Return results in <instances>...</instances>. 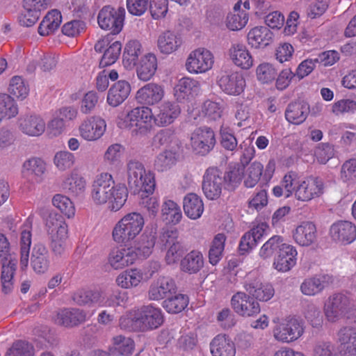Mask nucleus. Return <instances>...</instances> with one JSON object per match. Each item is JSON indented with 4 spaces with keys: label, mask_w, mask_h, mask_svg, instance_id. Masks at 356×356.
<instances>
[{
    "label": "nucleus",
    "mask_w": 356,
    "mask_h": 356,
    "mask_svg": "<svg viewBox=\"0 0 356 356\" xmlns=\"http://www.w3.org/2000/svg\"><path fill=\"white\" fill-rule=\"evenodd\" d=\"M272 192L277 197L288 198L294 194L298 200L309 202L323 193L324 182L321 178L314 176L300 181L297 172L289 171L282 177L280 184L273 187Z\"/></svg>",
    "instance_id": "f257e3e1"
},
{
    "label": "nucleus",
    "mask_w": 356,
    "mask_h": 356,
    "mask_svg": "<svg viewBox=\"0 0 356 356\" xmlns=\"http://www.w3.org/2000/svg\"><path fill=\"white\" fill-rule=\"evenodd\" d=\"M127 181L134 193L141 197L140 205L147 210L150 216L154 217L158 213L159 202L156 197H149L155 189L154 174L146 170L143 164L136 160H130L127 164Z\"/></svg>",
    "instance_id": "f03ea898"
},
{
    "label": "nucleus",
    "mask_w": 356,
    "mask_h": 356,
    "mask_svg": "<svg viewBox=\"0 0 356 356\" xmlns=\"http://www.w3.org/2000/svg\"><path fill=\"white\" fill-rule=\"evenodd\" d=\"M91 198L95 204L108 203L112 211L120 210L127 201L128 191L122 184H115L113 176L108 172L97 175L91 186Z\"/></svg>",
    "instance_id": "7ed1b4c3"
},
{
    "label": "nucleus",
    "mask_w": 356,
    "mask_h": 356,
    "mask_svg": "<svg viewBox=\"0 0 356 356\" xmlns=\"http://www.w3.org/2000/svg\"><path fill=\"white\" fill-rule=\"evenodd\" d=\"M163 323L161 310L151 305H144L120 319V326L128 331H146L158 328Z\"/></svg>",
    "instance_id": "20e7f679"
},
{
    "label": "nucleus",
    "mask_w": 356,
    "mask_h": 356,
    "mask_svg": "<svg viewBox=\"0 0 356 356\" xmlns=\"http://www.w3.org/2000/svg\"><path fill=\"white\" fill-rule=\"evenodd\" d=\"M154 114L149 106H141L134 108L126 115L118 118L117 124L121 129H129L138 135H145L152 128Z\"/></svg>",
    "instance_id": "39448f33"
},
{
    "label": "nucleus",
    "mask_w": 356,
    "mask_h": 356,
    "mask_svg": "<svg viewBox=\"0 0 356 356\" xmlns=\"http://www.w3.org/2000/svg\"><path fill=\"white\" fill-rule=\"evenodd\" d=\"M49 238L52 243H63L68 236V226L63 216L45 207L38 209Z\"/></svg>",
    "instance_id": "423d86ee"
},
{
    "label": "nucleus",
    "mask_w": 356,
    "mask_h": 356,
    "mask_svg": "<svg viewBox=\"0 0 356 356\" xmlns=\"http://www.w3.org/2000/svg\"><path fill=\"white\" fill-rule=\"evenodd\" d=\"M145 224L143 216L137 212L125 215L113 230V240L118 243H127L142 231Z\"/></svg>",
    "instance_id": "0eeeda50"
},
{
    "label": "nucleus",
    "mask_w": 356,
    "mask_h": 356,
    "mask_svg": "<svg viewBox=\"0 0 356 356\" xmlns=\"http://www.w3.org/2000/svg\"><path fill=\"white\" fill-rule=\"evenodd\" d=\"M214 64V56L207 48L198 47L188 54L185 66L186 70L194 74H202L210 70Z\"/></svg>",
    "instance_id": "6e6552de"
},
{
    "label": "nucleus",
    "mask_w": 356,
    "mask_h": 356,
    "mask_svg": "<svg viewBox=\"0 0 356 356\" xmlns=\"http://www.w3.org/2000/svg\"><path fill=\"white\" fill-rule=\"evenodd\" d=\"M125 10L115 8L110 6H104L99 12L97 22L104 30H109L113 34L119 33L123 27Z\"/></svg>",
    "instance_id": "1a4fd4ad"
},
{
    "label": "nucleus",
    "mask_w": 356,
    "mask_h": 356,
    "mask_svg": "<svg viewBox=\"0 0 356 356\" xmlns=\"http://www.w3.org/2000/svg\"><path fill=\"white\" fill-rule=\"evenodd\" d=\"M226 177L218 168L210 167L204 174L202 188L206 197L214 200L218 199L221 194Z\"/></svg>",
    "instance_id": "9d476101"
},
{
    "label": "nucleus",
    "mask_w": 356,
    "mask_h": 356,
    "mask_svg": "<svg viewBox=\"0 0 356 356\" xmlns=\"http://www.w3.org/2000/svg\"><path fill=\"white\" fill-rule=\"evenodd\" d=\"M215 144V134L210 128H197L191 134V146L197 154L202 156L207 154L213 149Z\"/></svg>",
    "instance_id": "9b49d317"
},
{
    "label": "nucleus",
    "mask_w": 356,
    "mask_h": 356,
    "mask_svg": "<svg viewBox=\"0 0 356 356\" xmlns=\"http://www.w3.org/2000/svg\"><path fill=\"white\" fill-rule=\"evenodd\" d=\"M350 309V301L344 294L338 293L330 296L325 304L324 311L327 319L336 322Z\"/></svg>",
    "instance_id": "f8f14e48"
},
{
    "label": "nucleus",
    "mask_w": 356,
    "mask_h": 356,
    "mask_svg": "<svg viewBox=\"0 0 356 356\" xmlns=\"http://www.w3.org/2000/svg\"><path fill=\"white\" fill-rule=\"evenodd\" d=\"M304 332L303 323L298 318L289 317L274 330V337L278 341L290 342L300 338Z\"/></svg>",
    "instance_id": "ddd939ff"
},
{
    "label": "nucleus",
    "mask_w": 356,
    "mask_h": 356,
    "mask_svg": "<svg viewBox=\"0 0 356 356\" xmlns=\"http://www.w3.org/2000/svg\"><path fill=\"white\" fill-rule=\"evenodd\" d=\"M106 129L105 120L100 117L92 116L83 120L79 127L80 136L87 141H96L104 134Z\"/></svg>",
    "instance_id": "4468645a"
},
{
    "label": "nucleus",
    "mask_w": 356,
    "mask_h": 356,
    "mask_svg": "<svg viewBox=\"0 0 356 356\" xmlns=\"http://www.w3.org/2000/svg\"><path fill=\"white\" fill-rule=\"evenodd\" d=\"M165 96L163 86L156 83H148L140 88L135 95L136 101L146 106L159 104Z\"/></svg>",
    "instance_id": "2eb2a0df"
},
{
    "label": "nucleus",
    "mask_w": 356,
    "mask_h": 356,
    "mask_svg": "<svg viewBox=\"0 0 356 356\" xmlns=\"http://www.w3.org/2000/svg\"><path fill=\"white\" fill-rule=\"evenodd\" d=\"M231 305L236 313L242 316H252L260 312V306L250 295L237 292L231 299Z\"/></svg>",
    "instance_id": "dca6fc26"
},
{
    "label": "nucleus",
    "mask_w": 356,
    "mask_h": 356,
    "mask_svg": "<svg viewBox=\"0 0 356 356\" xmlns=\"http://www.w3.org/2000/svg\"><path fill=\"white\" fill-rule=\"evenodd\" d=\"M218 83L222 90L229 95H240L245 87V79L238 72L222 73L218 80Z\"/></svg>",
    "instance_id": "f3484780"
},
{
    "label": "nucleus",
    "mask_w": 356,
    "mask_h": 356,
    "mask_svg": "<svg viewBox=\"0 0 356 356\" xmlns=\"http://www.w3.org/2000/svg\"><path fill=\"white\" fill-rule=\"evenodd\" d=\"M18 123L19 130L30 137H39L46 131V122L40 115H24L19 119Z\"/></svg>",
    "instance_id": "a211bd4d"
},
{
    "label": "nucleus",
    "mask_w": 356,
    "mask_h": 356,
    "mask_svg": "<svg viewBox=\"0 0 356 356\" xmlns=\"http://www.w3.org/2000/svg\"><path fill=\"white\" fill-rule=\"evenodd\" d=\"M330 235L334 243L350 244L356 238V226L349 221H338L332 224Z\"/></svg>",
    "instance_id": "6ab92c4d"
},
{
    "label": "nucleus",
    "mask_w": 356,
    "mask_h": 356,
    "mask_svg": "<svg viewBox=\"0 0 356 356\" xmlns=\"http://www.w3.org/2000/svg\"><path fill=\"white\" fill-rule=\"evenodd\" d=\"M228 55L232 62L242 70H249L253 66V57L243 42H232L228 50Z\"/></svg>",
    "instance_id": "aec40b11"
},
{
    "label": "nucleus",
    "mask_w": 356,
    "mask_h": 356,
    "mask_svg": "<svg viewBox=\"0 0 356 356\" xmlns=\"http://www.w3.org/2000/svg\"><path fill=\"white\" fill-rule=\"evenodd\" d=\"M181 113L179 106L172 102L165 101L158 107V113L154 115V122L158 127H166L175 122Z\"/></svg>",
    "instance_id": "412c9836"
},
{
    "label": "nucleus",
    "mask_w": 356,
    "mask_h": 356,
    "mask_svg": "<svg viewBox=\"0 0 356 356\" xmlns=\"http://www.w3.org/2000/svg\"><path fill=\"white\" fill-rule=\"evenodd\" d=\"M9 246H0V262L3 263L1 271L2 291L4 293H10L13 289V279L16 270V262L9 260L7 265L3 261L8 260L9 257Z\"/></svg>",
    "instance_id": "4be33fe9"
},
{
    "label": "nucleus",
    "mask_w": 356,
    "mask_h": 356,
    "mask_svg": "<svg viewBox=\"0 0 356 356\" xmlns=\"http://www.w3.org/2000/svg\"><path fill=\"white\" fill-rule=\"evenodd\" d=\"M175 290L176 285L172 279L161 277L151 284L148 292L149 298L153 300L168 298L175 293Z\"/></svg>",
    "instance_id": "5701e85b"
},
{
    "label": "nucleus",
    "mask_w": 356,
    "mask_h": 356,
    "mask_svg": "<svg viewBox=\"0 0 356 356\" xmlns=\"http://www.w3.org/2000/svg\"><path fill=\"white\" fill-rule=\"evenodd\" d=\"M200 90L198 81L189 77L181 78L174 88V95L179 102L189 100Z\"/></svg>",
    "instance_id": "b1692460"
},
{
    "label": "nucleus",
    "mask_w": 356,
    "mask_h": 356,
    "mask_svg": "<svg viewBox=\"0 0 356 356\" xmlns=\"http://www.w3.org/2000/svg\"><path fill=\"white\" fill-rule=\"evenodd\" d=\"M136 259V254L129 246L122 248L116 247L109 254L108 264L113 269L119 270L132 264Z\"/></svg>",
    "instance_id": "393cba45"
},
{
    "label": "nucleus",
    "mask_w": 356,
    "mask_h": 356,
    "mask_svg": "<svg viewBox=\"0 0 356 356\" xmlns=\"http://www.w3.org/2000/svg\"><path fill=\"white\" fill-rule=\"evenodd\" d=\"M86 313L79 309H63L58 311L54 318L56 324L67 327L77 326L85 322Z\"/></svg>",
    "instance_id": "a878e982"
},
{
    "label": "nucleus",
    "mask_w": 356,
    "mask_h": 356,
    "mask_svg": "<svg viewBox=\"0 0 356 356\" xmlns=\"http://www.w3.org/2000/svg\"><path fill=\"white\" fill-rule=\"evenodd\" d=\"M182 43L181 35L172 31H164L157 39V47L163 54L168 55L177 51Z\"/></svg>",
    "instance_id": "bb28decb"
},
{
    "label": "nucleus",
    "mask_w": 356,
    "mask_h": 356,
    "mask_svg": "<svg viewBox=\"0 0 356 356\" xmlns=\"http://www.w3.org/2000/svg\"><path fill=\"white\" fill-rule=\"evenodd\" d=\"M46 171L45 162L39 158L26 160L22 165V174L31 182L40 183Z\"/></svg>",
    "instance_id": "cd10ccee"
},
{
    "label": "nucleus",
    "mask_w": 356,
    "mask_h": 356,
    "mask_svg": "<svg viewBox=\"0 0 356 356\" xmlns=\"http://www.w3.org/2000/svg\"><path fill=\"white\" fill-rule=\"evenodd\" d=\"M273 33L266 26H258L251 29L247 35L248 44L259 49L268 46L273 40Z\"/></svg>",
    "instance_id": "c85d7f7f"
},
{
    "label": "nucleus",
    "mask_w": 356,
    "mask_h": 356,
    "mask_svg": "<svg viewBox=\"0 0 356 356\" xmlns=\"http://www.w3.org/2000/svg\"><path fill=\"white\" fill-rule=\"evenodd\" d=\"M130 92L131 86L128 81H118L108 90L106 102L110 106L117 107L127 99Z\"/></svg>",
    "instance_id": "c756f323"
},
{
    "label": "nucleus",
    "mask_w": 356,
    "mask_h": 356,
    "mask_svg": "<svg viewBox=\"0 0 356 356\" xmlns=\"http://www.w3.org/2000/svg\"><path fill=\"white\" fill-rule=\"evenodd\" d=\"M61 186L66 193L72 196H79L85 192L86 181L77 172H71L64 177Z\"/></svg>",
    "instance_id": "7c9ffc66"
},
{
    "label": "nucleus",
    "mask_w": 356,
    "mask_h": 356,
    "mask_svg": "<svg viewBox=\"0 0 356 356\" xmlns=\"http://www.w3.org/2000/svg\"><path fill=\"white\" fill-rule=\"evenodd\" d=\"M157 66L156 55L152 53L146 54L141 58L136 67L138 78L143 81H149L154 76Z\"/></svg>",
    "instance_id": "2f4dec72"
},
{
    "label": "nucleus",
    "mask_w": 356,
    "mask_h": 356,
    "mask_svg": "<svg viewBox=\"0 0 356 356\" xmlns=\"http://www.w3.org/2000/svg\"><path fill=\"white\" fill-rule=\"evenodd\" d=\"M245 289L254 300L257 299L264 302L271 299L275 293V290L271 284L262 283L257 280L245 284Z\"/></svg>",
    "instance_id": "473e14b6"
},
{
    "label": "nucleus",
    "mask_w": 356,
    "mask_h": 356,
    "mask_svg": "<svg viewBox=\"0 0 356 356\" xmlns=\"http://www.w3.org/2000/svg\"><path fill=\"white\" fill-rule=\"evenodd\" d=\"M297 251L293 246H282L280 248L273 265L280 272L289 271L296 264Z\"/></svg>",
    "instance_id": "72a5a7b5"
},
{
    "label": "nucleus",
    "mask_w": 356,
    "mask_h": 356,
    "mask_svg": "<svg viewBox=\"0 0 356 356\" xmlns=\"http://www.w3.org/2000/svg\"><path fill=\"white\" fill-rule=\"evenodd\" d=\"M213 356H235L234 343L225 334H218L210 343Z\"/></svg>",
    "instance_id": "f704fd0d"
},
{
    "label": "nucleus",
    "mask_w": 356,
    "mask_h": 356,
    "mask_svg": "<svg viewBox=\"0 0 356 356\" xmlns=\"http://www.w3.org/2000/svg\"><path fill=\"white\" fill-rule=\"evenodd\" d=\"M309 113V106L304 102L290 103L285 111V118L291 124H300L305 121Z\"/></svg>",
    "instance_id": "c9c22d12"
},
{
    "label": "nucleus",
    "mask_w": 356,
    "mask_h": 356,
    "mask_svg": "<svg viewBox=\"0 0 356 356\" xmlns=\"http://www.w3.org/2000/svg\"><path fill=\"white\" fill-rule=\"evenodd\" d=\"M183 207L185 214L192 220L200 218L204 209L202 198L195 193H188L184 197Z\"/></svg>",
    "instance_id": "e433bc0d"
},
{
    "label": "nucleus",
    "mask_w": 356,
    "mask_h": 356,
    "mask_svg": "<svg viewBox=\"0 0 356 356\" xmlns=\"http://www.w3.org/2000/svg\"><path fill=\"white\" fill-rule=\"evenodd\" d=\"M338 341L345 350L346 356H356V329L343 327L337 334Z\"/></svg>",
    "instance_id": "4c0bfd02"
},
{
    "label": "nucleus",
    "mask_w": 356,
    "mask_h": 356,
    "mask_svg": "<svg viewBox=\"0 0 356 356\" xmlns=\"http://www.w3.org/2000/svg\"><path fill=\"white\" fill-rule=\"evenodd\" d=\"M179 159L176 149H165L155 158L154 167L158 172H165L175 166Z\"/></svg>",
    "instance_id": "58836bf2"
},
{
    "label": "nucleus",
    "mask_w": 356,
    "mask_h": 356,
    "mask_svg": "<svg viewBox=\"0 0 356 356\" xmlns=\"http://www.w3.org/2000/svg\"><path fill=\"white\" fill-rule=\"evenodd\" d=\"M293 238L298 245L312 244L316 238L315 225L310 222H302L296 229Z\"/></svg>",
    "instance_id": "ea45409f"
},
{
    "label": "nucleus",
    "mask_w": 356,
    "mask_h": 356,
    "mask_svg": "<svg viewBox=\"0 0 356 356\" xmlns=\"http://www.w3.org/2000/svg\"><path fill=\"white\" fill-rule=\"evenodd\" d=\"M31 265L37 273H44L49 268L48 250L45 246H33L31 250Z\"/></svg>",
    "instance_id": "a19ab883"
},
{
    "label": "nucleus",
    "mask_w": 356,
    "mask_h": 356,
    "mask_svg": "<svg viewBox=\"0 0 356 356\" xmlns=\"http://www.w3.org/2000/svg\"><path fill=\"white\" fill-rule=\"evenodd\" d=\"M204 266V259L201 252L193 250L188 253L180 263L181 270L188 274L198 273Z\"/></svg>",
    "instance_id": "79ce46f5"
},
{
    "label": "nucleus",
    "mask_w": 356,
    "mask_h": 356,
    "mask_svg": "<svg viewBox=\"0 0 356 356\" xmlns=\"http://www.w3.org/2000/svg\"><path fill=\"white\" fill-rule=\"evenodd\" d=\"M62 16L57 10L49 11L40 22L38 33L40 35L46 36L54 33L60 25Z\"/></svg>",
    "instance_id": "37998d69"
},
{
    "label": "nucleus",
    "mask_w": 356,
    "mask_h": 356,
    "mask_svg": "<svg viewBox=\"0 0 356 356\" xmlns=\"http://www.w3.org/2000/svg\"><path fill=\"white\" fill-rule=\"evenodd\" d=\"M113 346L110 351L115 356H130L135 347L134 340L130 337L118 335L113 339Z\"/></svg>",
    "instance_id": "c03bdc74"
},
{
    "label": "nucleus",
    "mask_w": 356,
    "mask_h": 356,
    "mask_svg": "<svg viewBox=\"0 0 356 356\" xmlns=\"http://www.w3.org/2000/svg\"><path fill=\"white\" fill-rule=\"evenodd\" d=\"M161 214L163 219L172 225L179 223L183 217L181 208L177 203L168 199H165L163 202Z\"/></svg>",
    "instance_id": "a18cd8bd"
},
{
    "label": "nucleus",
    "mask_w": 356,
    "mask_h": 356,
    "mask_svg": "<svg viewBox=\"0 0 356 356\" xmlns=\"http://www.w3.org/2000/svg\"><path fill=\"white\" fill-rule=\"evenodd\" d=\"M103 298V293L99 290L80 289L72 296L73 300L79 305H92Z\"/></svg>",
    "instance_id": "49530a36"
},
{
    "label": "nucleus",
    "mask_w": 356,
    "mask_h": 356,
    "mask_svg": "<svg viewBox=\"0 0 356 356\" xmlns=\"http://www.w3.org/2000/svg\"><path fill=\"white\" fill-rule=\"evenodd\" d=\"M154 142L159 147H166V149L178 150L179 148V140L176 136L175 130L172 128L163 129L158 131L154 138Z\"/></svg>",
    "instance_id": "de8ad7c7"
},
{
    "label": "nucleus",
    "mask_w": 356,
    "mask_h": 356,
    "mask_svg": "<svg viewBox=\"0 0 356 356\" xmlns=\"http://www.w3.org/2000/svg\"><path fill=\"white\" fill-rule=\"evenodd\" d=\"M142 53V45L138 40H130L125 46L123 54V64L126 67L135 65L138 56Z\"/></svg>",
    "instance_id": "09e8293b"
},
{
    "label": "nucleus",
    "mask_w": 356,
    "mask_h": 356,
    "mask_svg": "<svg viewBox=\"0 0 356 356\" xmlns=\"http://www.w3.org/2000/svg\"><path fill=\"white\" fill-rule=\"evenodd\" d=\"M18 107L14 99L6 93H0V117L3 120L15 117Z\"/></svg>",
    "instance_id": "8fccbe9b"
},
{
    "label": "nucleus",
    "mask_w": 356,
    "mask_h": 356,
    "mask_svg": "<svg viewBox=\"0 0 356 356\" xmlns=\"http://www.w3.org/2000/svg\"><path fill=\"white\" fill-rule=\"evenodd\" d=\"M188 304V298L184 294L178 293L170 296L162 303L165 310L172 314H177L184 310Z\"/></svg>",
    "instance_id": "3c124183"
},
{
    "label": "nucleus",
    "mask_w": 356,
    "mask_h": 356,
    "mask_svg": "<svg viewBox=\"0 0 356 356\" xmlns=\"http://www.w3.org/2000/svg\"><path fill=\"white\" fill-rule=\"evenodd\" d=\"M36 54L38 58L33 60L32 63L29 65L28 70L29 71L34 70L36 65H39L40 69L44 72L50 71L56 67L57 64L56 55L44 54L39 51H37Z\"/></svg>",
    "instance_id": "603ef678"
},
{
    "label": "nucleus",
    "mask_w": 356,
    "mask_h": 356,
    "mask_svg": "<svg viewBox=\"0 0 356 356\" xmlns=\"http://www.w3.org/2000/svg\"><path fill=\"white\" fill-rule=\"evenodd\" d=\"M52 204L67 218H72L75 215V207L72 200L63 194H56L51 200Z\"/></svg>",
    "instance_id": "864d4df0"
},
{
    "label": "nucleus",
    "mask_w": 356,
    "mask_h": 356,
    "mask_svg": "<svg viewBox=\"0 0 356 356\" xmlns=\"http://www.w3.org/2000/svg\"><path fill=\"white\" fill-rule=\"evenodd\" d=\"M264 170L263 165L254 161L246 169L244 175V185L247 188H253L259 181Z\"/></svg>",
    "instance_id": "5fc2aeb1"
},
{
    "label": "nucleus",
    "mask_w": 356,
    "mask_h": 356,
    "mask_svg": "<svg viewBox=\"0 0 356 356\" xmlns=\"http://www.w3.org/2000/svg\"><path fill=\"white\" fill-rule=\"evenodd\" d=\"M224 110L222 100L212 101L208 99L202 106V113L210 120H217L222 115Z\"/></svg>",
    "instance_id": "6e6d98bb"
},
{
    "label": "nucleus",
    "mask_w": 356,
    "mask_h": 356,
    "mask_svg": "<svg viewBox=\"0 0 356 356\" xmlns=\"http://www.w3.org/2000/svg\"><path fill=\"white\" fill-rule=\"evenodd\" d=\"M8 90L17 99L22 100L28 96L29 87L21 76H15L10 79Z\"/></svg>",
    "instance_id": "4d7b16f0"
},
{
    "label": "nucleus",
    "mask_w": 356,
    "mask_h": 356,
    "mask_svg": "<svg viewBox=\"0 0 356 356\" xmlns=\"http://www.w3.org/2000/svg\"><path fill=\"white\" fill-rule=\"evenodd\" d=\"M277 75V71L270 63H263L259 64L256 69L257 80L262 83L273 82Z\"/></svg>",
    "instance_id": "13d9d810"
},
{
    "label": "nucleus",
    "mask_w": 356,
    "mask_h": 356,
    "mask_svg": "<svg viewBox=\"0 0 356 356\" xmlns=\"http://www.w3.org/2000/svg\"><path fill=\"white\" fill-rule=\"evenodd\" d=\"M121 49L122 44L120 42L115 41L111 44L102 57L100 67H104L115 63L120 56Z\"/></svg>",
    "instance_id": "bf43d9fd"
},
{
    "label": "nucleus",
    "mask_w": 356,
    "mask_h": 356,
    "mask_svg": "<svg viewBox=\"0 0 356 356\" xmlns=\"http://www.w3.org/2000/svg\"><path fill=\"white\" fill-rule=\"evenodd\" d=\"M356 112V101L350 99H341L332 104V113L336 116Z\"/></svg>",
    "instance_id": "052dcab7"
},
{
    "label": "nucleus",
    "mask_w": 356,
    "mask_h": 356,
    "mask_svg": "<svg viewBox=\"0 0 356 356\" xmlns=\"http://www.w3.org/2000/svg\"><path fill=\"white\" fill-rule=\"evenodd\" d=\"M266 227L265 224H261L253 227L250 232H246L243 236L239 245H255L261 243Z\"/></svg>",
    "instance_id": "680f3d73"
},
{
    "label": "nucleus",
    "mask_w": 356,
    "mask_h": 356,
    "mask_svg": "<svg viewBox=\"0 0 356 356\" xmlns=\"http://www.w3.org/2000/svg\"><path fill=\"white\" fill-rule=\"evenodd\" d=\"M75 162L74 154L68 151H60L56 153L54 157V163L60 171H65L71 168Z\"/></svg>",
    "instance_id": "e2e57ef3"
},
{
    "label": "nucleus",
    "mask_w": 356,
    "mask_h": 356,
    "mask_svg": "<svg viewBox=\"0 0 356 356\" xmlns=\"http://www.w3.org/2000/svg\"><path fill=\"white\" fill-rule=\"evenodd\" d=\"M249 19L246 12L230 13L227 17L226 25L231 31H238L245 26Z\"/></svg>",
    "instance_id": "0e129e2a"
},
{
    "label": "nucleus",
    "mask_w": 356,
    "mask_h": 356,
    "mask_svg": "<svg viewBox=\"0 0 356 356\" xmlns=\"http://www.w3.org/2000/svg\"><path fill=\"white\" fill-rule=\"evenodd\" d=\"M8 354L10 356H34L35 351L31 343L19 340L13 343Z\"/></svg>",
    "instance_id": "69168bd1"
},
{
    "label": "nucleus",
    "mask_w": 356,
    "mask_h": 356,
    "mask_svg": "<svg viewBox=\"0 0 356 356\" xmlns=\"http://www.w3.org/2000/svg\"><path fill=\"white\" fill-rule=\"evenodd\" d=\"M127 300L126 293L120 291H116L110 294L109 296L103 298L98 302L99 306L104 307L115 308L118 306H121L125 303Z\"/></svg>",
    "instance_id": "338daca9"
},
{
    "label": "nucleus",
    "mask_w": 356,
    "mask_h": 356,
    "mask_svg": "<svg viewBox=\"0 0 356 356\" xmlns=\"http://www.w3.org/2000/svg\"><path fill=\"white\" fill-rule=\"evenodd\" d=\"M313 356H340V354L331 342L318 341L314 346Z\"/></svg>",
    "instance_id": "774afa93"
}]
</instances>
